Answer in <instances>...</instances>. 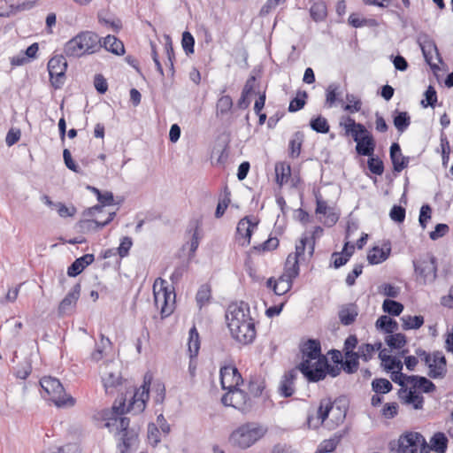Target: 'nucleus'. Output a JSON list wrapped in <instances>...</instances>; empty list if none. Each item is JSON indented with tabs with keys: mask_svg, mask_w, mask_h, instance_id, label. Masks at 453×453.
Listing matches in <instances>:
<instances>
[{
	"mask_svg": "<svg viewBox=\"0 0 453 453\" xmlns=\"http://www.w3.org/2000/svg\"><path fill=\"white\" fill-rule=\"evenodd\" d=\"M338 87L335 84H330L326 90V104L332 107L337 101Z\"/></svg>",
	"mask_w": 453,
	"mask_h": 453,
	"instance_id": "680f3d73",
	"label": "nucleus"
},
{
	"mask_svg": "<svg viewBox=\"0 0 453 453\" xmlns=\"http://www.w3.org/2000/svg\"><path fill=\"white\" fill-rule=\"evenodd\" d=\"M376 327L385 331L388 334H392L398 327L397 322L393 320L388 316H380L376 321Z\"/></svg>",
	"mask_w": 453,
	"mask_h": 453,
	"instance_id": "ea45409f",
	"label": "nucleus"
},
{
	"mask_svg": "<svg viewBox=\"0 0 453 453\" xmlns=\"http://www.w3.org/2000/svg\"><path fill=\"white\" fill-rule=\"evenodd\" d=\"M147 438L152 446H156L160 441V431L154 423L148 426Z\"/></svg>",
	"mask_w": 453,
	"mask_h": 453,
	"instance_id": "e2e57ef3",
	"label": "nucleus"
},
{
	"mask_svg": "<svg viewBox=\"0 0 453 453\" xmlns=\"http://www.w3.org/2000/svg\"><path fill=\"white\" fill-rule=\"evenodd\" d=\"M390 159L393 164V170L400 173L407 167L409 159L402 154L401 147L398 143L394 142L390 147Z\"/></svg>",
	"mask_w": 453,
	"mask_h": 453,
	"instance_id": "a878e982",
	"label": "nucleus"
},
{
	"mask_svg": "<svg viewBox=\"0 0 453 453\" xmlns=\"http://www.w3.org/2000/svg\"><path fill=\"white\" fill-rule=\"evenodd\" d=\"M363 273V265L357 264L354 268L349 272L346 277V284L348 286H353L356 283V279Z\"/></svg>",
	"mask_w": 453,
	"mask_h": 453,
	"instance_id": "69168bd1",
	"label": "nucleus"
},
{
	"mask_svg": "<svg viewBox=\"0 0 453 453\" xmlns=\"http://www.w3.org/2000/svg\"><path fill=\"white\" fill-rule=\"evenodd\" d=\"M345 135H351L356 142V151L360 156L373 155L376 142L372 134L361 124L357 123L351 117H346L340 122Z\"/></svg>",
	"mask_w": 453,
	"mask_h": 453,
	"instance_id": "20e7f679",
	"label": "nucleus"
},
{
	"mask_svg": "<svg viewBox=\"0 0 453 453\" xmlns=\"http://www.w3.org/2000/svg\"><path fill=\"white\" fill-rule=\"evenodd\" d=\"M341 436H334L333 438L324 440L319 446L316 453H329L333 452L338 443L340 442Z\"/></svg>",
	"mask_w": 453,
	"mask_h": 453,
	"instance_id": "3c124183",
	"label": "nucleus"
},
{
	"mask_svg": "<svg viewBox=\"0 0 453 453\" xmlns=\"http://www.w3.org/2000/svg\"><path fill=\"white\" fill-rule=\"evenodd\" d=\"M440 146L443 166H447L449 161L450 144L446 134H442L440 137Z\"/></svg>",
	"mask_w": 453,
	"mask_h": 453,
	"instance_id": "603ef678",
	"label": "nucleus"
},
{
	"mask_svg": "<svg viewBox=\"0 0 453 453\" xmlns=\"http://www.w3.org/2000/svg\"><path fill=\"white\" fill-rule=\"evenodd\" d=\"M233 100L230 96H221L216 103V116L223 117L228 114L233 108Z\"/></svg>",
	"mask_w": 453,
	"mask_h": 453,
	"instance_id": "e433bc0d",
	"label": "nucleus"
},
{
	"mask_svg": "<svg viewBox=\"0 0 453 453\" xmlns=\"http://www.w3.org/2000/svg\"><path fill=\"white\" fill-rule=\"evenodd\" d=\"M339 319L344 326L353 324L358 316V308L355 303L342 305L338 312Z\"/></svg>",
	"mask_w": 453,
	"mask_h": 453,
	"instance_id": "cd10ccee",
	"label": "nucleus"
},
{
	"mask_svg": "<svg viewBox=\"0 0 453 453\" xmlns=\"http://www.w3.org/2000/svg\"><path fill=\"white\" fill-rule=\"evenodd\" d=\"M275 181L280 186L288 183L291 177V166L287 162H277L274 166Z\"/></svg>",
	"mask_w": 453,
	"mask_h": 453,
	"instance_id": "c85d7f7f",
	"label": "nucleus"
},
{
	"mask_svg": "<svg viewBox=\"0 0 453 453\" xmlns=\"http://www.w3.org/2000/svg\"><path fill=\"white\" fill-rule=\"evenodd\" d=\"M411 124V118L406 111L398 112L394 117V125L395 128L400 132H404Z\"/></svg>",
	"mask_w": 453,
	"mask_h": 453,
	"instance_id": "49530a36",
	"label": "nucleus"
},
{
	"mask_svg": "<svg viewBox=\"0 0 453 453\" xmlns=\"http://www.w3.org/2000/svg\"><path fill=\"white\" fill-rule=\"evenodd\" d=\"M279 243L280 242L277 237H269L263 243L254 246L253 250L257 252L272 251L278 248Z\"/></svg>",
	"mask_w": 453,
	"mask_h": 453,
	"instance_id": "6e6d98bb",
	"label": "nucleus"
},
{
	"mask_svg": "<svg viewBox=\"0 0 453 453\" xmlns=\"http://www.w3.org/2000/svg\"><path fill=\"white\" fill-rule=\"evenodd\" d=\"M245 390L255 405L256 399L262 396L265 390V379L258 376H251L245 386Z\"/></svg>",
	"mask_w": 453,
	"mask_h": 453,
	"instance_id": "b1692460",
	"label": "nucleus"
},
{
	"mask_svg": "<svg viewBox=\"0 0 453 453\" xmlns=\"http://www.w3.org/2000/svg\"><path fill=\"white\" fill-rule=\"evenodd\" d=\"M383 311L390 315L398 316L403 310V305L396 301L386 299L382 304Z\"/></svg>",
	"mask_w": 453,
	"mask_h": 453,
	"instance_id": "de8ad7c7",
	"label": "nucleus"
},
{
	"mask_svg": "<svg viewBox=\"0 0 453 453\" xmlns=\"http://www.w3.org/2000/svg\"><path fill=\"white\" fill-rule=\"evenodd\" d=\"M431 214L432 209L430 205L423 204L420 208V213L418 218L419 224L423 228L426 226L428 220L431 219Z\"/></svg>",
	"mask_w": 453,
	"mask_h": 453,
	"instance_id": "774afa93",
	"label": "nucleus"
},
{
	"mask_svg": "<svg viewBox=\"0 0 453 453\" xmlns=\"http://www.w3.org/2000/svg\"><path fill=\"white\" fill-rule=\"evenodd\" d=\"M211 297V288L209 284L202 285L196 296V303L199 308L209 303Z\"/></svg>",
	"mask_w": 453,
	"mask_h": 453,
	"instance_id": "a19ab883",
	"label": "nucleus"
},
{
	"mask_svg": "<svg viewBox=\"0 0 453 453\" xmlns=\"http://www.w3.org/2000/svg\"><path fill=\"white\" fill-rule=\"evenodd\" d=\"M414 268L417 278L423 283L432 281L436 278L435 258L429 254L421 256L414 261Z\"/></svg>",
	"mask_w": 453,
	"mask_h": 453,
	"instance_id": "2eb2a0df",
	"label": "nucleus"
},
{
	"mask_svg": "<svg viewBox=\"0 0 453 453\" xmlns=\"http://www.w3.org/2000/svg\"><path fill=\"white\" fill-rule=\"evenodd\" d=\"M310 125L314 131L321 134H326L329 132L330 129L326 119L322 116H319L311 119Z\"/></svg>",
	"mask_w": 453,
	"mask_h": 453,
	"instance_id": "864d4df0",
	"label": "nucleus"
},
{
	"mask_svg": "<svg viewBox=\"0 0 453 453\" xmlns=\"http://www.w3.org/2000/svg\"><path fill=\"white\" fill-rule=\"evenodd\" d=\"M391 380L402 387L398 393L402 402L412 405L416 410L423 408L424 397L421 394L432 393L436 389L434 383L426 377L405 375L402 370L391 371Z\"/></svg>",
	"mask_w": 453,
	"mask_h": 453,
	"instance_id": "f257e3e1",
	"label": "nucleus"
},
{
	"mask_svg": "<svg viewBox=\"0 0 453 453\" xmlns=\"http://www.w3.org/2000/svg\"><path fill=\"white\" fill-rule=\"evenodd\" d=\"M79 294L80 291L76 289L69 292L59 303L58 311L60 313H65L67 311L73 308L78 301Z\"/></svg>",
	"mask_w": 453,
	"mask_h": 453,
	"instance_id": "4c0bfd02",
	"label": "nucleus"
},
{
	"mask_svg": "<svg viewBox=\"0 0 453 453\" xmlns=\"http://www.w3.org/2000/svg\"><path fill=\"white\" fill-rule=\"evenodd\" d=\"M391 254V242L385 241L381 246H373L367 253L370 265H379L386 261Z\"/></svg>",
	"mask_w": 453,
	"mask_h": 453,
	"instance_id": "4be33fe9",
	"label": "nucleus"
},
{
	"mask_svg": "<svg viewBox=\"0 0 453 453\" xmlns=\"http://www.w3.org/2000/svg\"><path fill=\"white\" fill-rule=\"evenodd\" d=\"M293 285V280L280 275L278 279L270 278L266 282L268 288L272 289L275 295L282 296L288 293Z\"/></svg>",
	"mask_w": 453,
	"mask_h": 453,
	"instance_id": "393cba45",
	"label": "nucleus"
},
{
	"mask_svg": "<svg viewBox=\"0 0 453 453\" xmlns=\"http://www.w3.org/2000/svg\"><path fill=\"white\" fill-rule=\"evenodd\" d=\"M308 95L305 91H299L295 98H293L288 105V111L296 112L303 109L306 104Z\"/></svg>",
	"mask_w": 453,
	"mask_h": 453,
	"instance_id": "a18cd8bd",
	"label": "nucleus"
},
{
	"mask_svg": "<svg viewBox=\"0 0 453 453\" xmlns=\"http://www.w3.org/2000/svg\"><path fill=\"white\" fill-rule=\"evenodd\" d=\"M379 357L384 368L388 371L403 370V363L396 357H392L385 353V349L380 351Z\"/></svg>",
	"mask_w": 453,
	"mask_h": 453,
	"instance_id": "7c9ffc66",
	"label": "nucleus"
},
{
	"mask_svg": "<svg viewBox=\"0 0 453 453\" xmlns=\"http://www.w3.org/2000/svg\"><path fill=\"white\" fill-rule=\"evenodd\" d=\"M316 209L315 213L319 219L326 226H333L339 219V215L334 208L330 206L319 192L315 193Z\"/></svg>",
	"mask_w": 453,
	"mask_h": 453,
	"instance_id": "f3484780",
	"label": "nucleus"
},
{
	"mask_svg": "<svg viewBox=\"0 0 453 453\" xmlns=\"http://www.w3.org/2000/svg\"><path fill=\"white\" fill-rule=\"evenodd\" d=\"M372 390L377 394H387L392 390V384L387 379H375L372 382Z\"/></svg>",
	"mask_w": 453,
	"mask_h": 453,
	"instance_id": "8fccbe9b",
	"label": "nucleus"
},
{
	"mask_svg": "<svg viewBox=\"0 0 453 453\" xmlns=\"http://www.w3.org/2000/svg\"><path fill=\"white\" fill-rule=\"evenodd\" d=\"M368 169L376 175H381L384 173V164L380 157H369L367 161Z\"/></svg>",
	"mask_w": 453,
	"mask_h": 453,
	"instance_id": "4d7b16f0",
	"label": "nucleus"
},
{
	"mask_svg": "<svg viewBox=\"0 0 453 453\" xmlns=\"http://www.w3.org/2000/svg\"><path fill=\"white\" fill-rule=\"evenodd\" d=\"M102 50V40L93 31H81L64 45V53L68 58H80L98 53Z\"/></svg>",
	"mask_w": 453,
	"mask_h": 453,
	"instance_id": "7ed1b4c3",
	"label": "nucleus"
},
{
	"mask_svg": "<svg viewBox=\"0 0 453 453\" xmlns=\"http://www.w3.org/2000/svg\"><path fill=\"white\" fill-rule=\"evenodd\" d=\"M389 215L392 220L397 223H402L405 219V209L402 206L394 205Z\"/></svg>",
	"mask_w": 453,
	"mask_h": 453,
	"instance_id": "338daca9",
	"label": "nucleus"
},
{
	"mask_svg": "<svg viewBox=\"0 0 453 453\" xmlns=\"http://www.w3.org/2000/svg\"><path fill=\"white\" fill-rule=\"evenodd\" d=\"M103 382L107 394L111 393V388L119 385V377L113 373H108L103 377Z\"/></svg>",
	"mask_w": 453,
	"mask_h": 453,
	"instance_id": "052dcab7",
	"label": "nucleus"
},
{
	"mask_svg": "<svg viewBox=\"0 0 453 453\" xmlns=\"http://www.w3.org/2000/svg\"><path fill=\"white\" fill-rule=\"evenodd\" d=\"M150 381L144 380L143 384L138 388L127 408V411L141 413L146 407V402L149 399Z\"/></svg>",
	"mask_w": 453,
	"mask_h": 453,
	"instance_id": "6ab92c4d",
	"label": "nucleus"
},
{
	"mask_svg": "<svg viewBox=\"0 0 453 453\" xmlns=\"http://www.w3.org/2000/svg\"><path fill=\"white\" fill-rule=\"evenodd\" d=\"M219 380L220 385L225 390L243 385V378L233 363H225L220 366Z\"/></svg>",
	"mask_w": 453,
	"mask_h": 453,
	"instance_id": "dca6fc26",
	"label": "nucleus"
},
{
	"mask_svg": "<svg viewBox=\"0 0 453 453\" xmlns=\"http://www.w3.org/2000/svg\"><path fill=\"white\" fill-rule=\"evenodd\" d=\"M425 100L421 101V104L423 107L426 108L428 106L434 107L437 102V95L434 88L433 86H429L425 92Z\"/></svg>",
	"mask_w": 453,
	"mask_h": 453,
	"instance_id": "bf43d9fd",
	"label": "nucleus"
},
{
	"mask_svg": "<svg viewBox=\"0 0 453 453\" xmlns=\"http://www.w3.org/2000/svg\"><path fill=\"white\" fill-rule=\"evenodd\" d=\"M221 402L224 405L232 406L243 413L250 412L254 407L248 393L245 389L241 388L240 386L228 389L223 395Z\"/></svg>",
	"mask_w": 453,
	"mask_h": 453,
	"instance_id": "f8f14e48",
	"label": "nucleus"
},
{
	"mask_svg": "<svg viewBox=\"0 0 453 453\" xmlns=\"http://www.w3.org/2000/svg\"><path fill=\"white\" fill-rule=\"evenodd\" d=\"M102 48L118 56L125 54L123 42L114 35H109L105 36L102 42Z\"/></svg>",
	"mask_w": 453,
	"mask_h": 453,
	"instance_id": "c756f323",
	"label": "nucleus"
},
{
	"mask_svg": "<svg viewBox=\"0 0 453 453\" xmlns=\"http://www.w3.org/2000/svg\"><path fill=\"white\" fill-rule=\"evenodd\" d=\"M125 403H120L119 407L113 406L110 411L111 417L106 418L105 426L110 429H115L119 435L118 449L119 453H132L134 449L138 436L137 434L129 429V418L121 417L124 413Z\"/></svg>",
	"mask_w": 453,
	"mask_h": 453,
	"instance_id": "f03ea898",
	"label": "nucleus"
},
{
	"mask_svg": "<svg viewBox=\"0 0 453 453\" xmlns=\"http://www.w3.org/2000/svg\"><path fill=\"white\" fill-rule=\"evenodd\" d=\"M67 68V63L64 56H54L48 63V71L50 77V81L55 88H59L65 80V74Z\"/></svg>",
	"mask_w": 453,
	"mask_h": 453,
	"instance_id": "a211bd4d",
	"label": "nucleus"
},
{
	"mask_svg": "<svg viewBox=\"0 0 453 453\" xmlns=\"http://www.w3.org/2000/svg\"><path fill=\"white\" fill-rule=\"evenodd\" d=\"M346 100L347 104L343 106L344 111H348L349 113H356L361 110L362 102L357 96L352 94H348L346 96Z\"/></svg>",
	"mask_w": 453,
	"mask_h": 453,
	"instance_id": "09e8293b",
	"label": "nucleus"
},
{
	"mask_svg": "<svg viewBox=\"0 0 453 453\" xmlns=\"http://www.w3.org/2000/svg\"><path fill=\"white\" fill-rule=\"evenodd\" d=\"M310 247L308 236H303L299 242L296 244V251L288 254V256H296V259L299 261L300 257L304 255L306 246Z\"/></svg>",
	"mask_w": 453,
	"mask_h": 453,
	"instance_id": "0e129e2a",
	"label": "nucleus"
},
{
	"mask_svg": "<svg viewBox=\"0 0 453 453\" xmlns=\"http://www.w3.org/2000/svg\"><path fill=\"white\" fill-rule=\"evenodd\" d=\"M397 453H429V447L420 434L410 432L398 439Z\"/></svg>",
	"mask_w": 453,
	"mask_h": 453,
	"instance_id": "ddd939ff",
	"label": "nucleus"
},
{
	"mask_svg": "<svg viewBox=\"0 0 453 453\" xmlns=\"http://www.w3.org/2000/svg\"><path fill=\"white\" fill-rule=\"evenodd\" d=\"M381 348V343H376V344H362L358 347V354L360 356V358H362L364 361H369L373 357L375 353L379 351Z\"/></svg>",
	"mask_w": 453,
	"mask_h": 453,
	"instance_id": "58836bf2",
	"label": "nucleus"
},
{
	"mask_svg": "<svg viewBox=\"0 0 453 453\" xmlns=\"http://www.w3.org/2000/svg\"><path fill=\"white\" fill-rule=\"evenodd\" d=\"M387 344L394 349H402L406 343V337L403 334H390L386 338Z\"/></svg>",
	"mask_w": 453,
	"mask_h": 453,
	"instance_id": "5fc2aeb1",
	"label": "nucleus"
},
{
	"mask_svg": "<svg viewBox=\"0 0 453 453\" xmlns=\"http://www.w3.org/2000/svg\"><path fill=\"white\" fill-rule=\"evenodd\" d=\"M257 223L251 222L249 217H244L237 224L235 242L242 247L250 245L252 233Z\"/></svg>",
	"mask_w": 453,
	"mask_h": 453,
	"instance_id": "412c9836",
	"label": "nucleus"
},
{
	"mask_svg": "<svg viewBox=\"0 0 453 453\" xmlns=\"http://www.w3.org/2000/svg\"><path fill=\"white\" fill-rule=\"evenodd\" d=\"M299 274V261L296 256H288L281 275L294 280Z\"/></svg>",
	"mask_w": 453,
	"mask_h": 453,
	"instance_id": "2f4dec72",
	"label": "nucleus"
},
{
	"mask_svg": "<svg viewBox=\"0 0 453 453\" xmlns=\"http://www.w3.org/2000/svg\"><path fill=\"white\" fill-rule=\"evenodd\" d=\"M303 145V136L299 133L295 134L289 141L288 150L291 158H297L300 156Z\"/></svg>",
	"mask_w": 453,
	"mask_h": 453,
	"instance_id": "37998d69",
	"label": "nucleus"
},
{
	"mask_svg": "<svg viewBox=\"0 0 453 453\" xmlns=\"http://www.w3.org/2000/svg\"><path fill=\"white\" fill-rule=\"evenodd\" d=\"M155 306L160 311L162 319L170 316L175 309V293L169 288L168 282L157 278L153 283Z\"/></svg>",
	"mask_w": 453,
	"mask_h": 453,
	"instance_id": "423d86ee",
	"label": "nucleus"
},
{
	"mask_svg": "<svg viewBox=\"0 0 453 453\" xmlns=\"http://www.w3.org/2000/svg\"><path fill=\"white\" fill-rule=\"evenodd\" d=\"M230 196H231V193H230L228 188L226 187L224 189V195L219 199L217 208H216L215 217L217 219L221 218L224 215V213L226 212L229 203H231Z\"/></svg>",
	"mask_w": 453,
	"mask_h": 453,
	"instance_id": "c03bdc74",
	"label": "nucleus"
},
{
	"mask_svg": "<svg viewBox=\"0 0 453 453\" xmlns=\"http://www.w3.org/2000/svg\"><path fill=\"white\" fill-rule=\"evenodd\" d=\"M95 260L93 254H85L82 257L76 258L73 263L68 267L67 274L70 277H75L81 273L83 270L91 265Z\"/></svg>",
	"mask_w": 453,
	"mask_h": 453,
	"instance_id": "bb28decb",
	"label": "nucleus"
},
{
	"mask_svg": "<svg viewBox=\"0 0 453 453\" xmlns=\"http://www.w3.org/2000/svg\"><path fill=\"white\" fill-rule=\"evenodd\" d=\"M268 433V427L259 422H246L234 429L229 437L230 442L237 448L245 449L263 439Z\"/></svg>",
	"mask_w": 453,
	"mask_h": 453,
	"instance_id": "39448f33",
	"label": "nucleus"
},
{
	"mask_svg": "<svg viewBox=\"0 0 453 453\" xmlns=\"http://www.w3.org/2000/svg\"><path fill=\"white\" fill-rule=\"evenodd\" d=\"M306 372L298 370L309 382H318L323 380L329 373L335 377L339 373V369L331 367L328 364L326 357H320L319 359L309 362L307 365Z\"/></svg>",
	"mask_w": 453,
	"mask_h": 453,
	"instance_id": "9d476101",
	"label": "nucleus"
},
{
	"mask_svg": "<svg viewBox=\"0 0 453 453\" xmlns=\"http://www.w3.org/2000/svg\"><path fill=\"white\" fill-rule=\"evenodd\" d=\"M40 385L42 396L52 401L58 407L74 405L75 400L66 395L63 385L57 378L45 376L41 379Z\"/></svg>",
	"mask_w": 453,
	"mask_h": 453,
	"instance_id": "0eeeda50",
	"label": "nucleus"
},
{
	"mask_svg": "<svg viewBox=\"0 0 453 453\" xmlns=\"http://www.w3.org/2000/svg\"><path fill=\"white\" fill-rule=\"evenodd\" d=\"M310 14L316 22L324 20L327 16L326 3L320 0L315 1L310 8Z\"/></svg>",
	"mask_w": 453,
	"mask_h": 453,
	"instance_id": "72a5a7b5",
	"label": "nucleus"
},
{
	"mask_svg": "<svg viewBox=\"0 0 453 453\" xmlns=\"http://www.w3.org/2000/svg\"><path fill=\"white\" fill-rule=\"evenodd\" d=\"M231 335L242 344L251 343L256 338V327L252 318L246 319L236 330L230 331Z\"/></svg>",
	"mask_w": 453,
	"mask_h": 453,
	"instance_id": "aec40b11",
	"label": "nucleus"
},
{
	"mask_svg": "<svg viewBox=\"0 0 453 453\" xmlns=\"http://www.w3.org/2000/svg\"><path fill=\"white\" fill-rule=\"evenodd\" d=\"M298 357L300 362L296 365V369L306 372L308 366L306 364L320 357H326V356L321 352V344L319 340L307 339L299 343Z\"/></svg>",
	"mask_w": 453,
	"mask_h": 453,
	"instance_id": "9b49d317",
	"label": "nucleus"
},
{
	"mask_svg": "<svg viewBox=\"0 0 453 453\" xmlns=\"http://www.w3.org/2000/svg\"><path fill=\"white\" fill-rule=\"evenodd\" d=\"M416 354L421 362L428 367V376L433 379L443 378L447 372V363L442 352L436 351L433 354L422 349H417Z\"/></svg>",
	"mask_w": 453,
	"mask_h": 453,
	"instance_id": "1a4fd4ad",
	"label": "nucleus"
},
{
	"mask_svg": "<svg viewBox=\"0 0 453 453\" xmlns=\"http://www.w3.org/2000/svg\"><path fill=\"white\" fill-rule=\"evenodd\" d=\"M403 328L404 330L418 329L424 324V318L421 315L418 316H403L402 317Z\"/></svg>",
	"mask_w": 453,
	"mask_h": 453,
	"instance_id": "79ce46f5",
	"label": "nucleus"
},
{
	"mask_svg": "<svg viewBox=\"0 0 453 453\" xmlns=\"http://www.w3.org/2000/svg\"><path fill=\"white\" fill-rule=\"evenodd\" d=\"M181 45L187 55L194 53L195 39L189 32L185 31L182 34Z\"/></svg>",
	"mask_w": 453,
	"mask_h": 453,
	"instance_id": "13d9d810",
	"label": "nucleus"
},
{
	"mask_svg": "<svg viewBox=\"0 0 453 453\" xmlns=\"http://www.w3.org/2000/svg\"><path fill=\"white\" fill-rule=\"evenodd\" d=\"M448 438L441 432L435 433L430 440V449L437 453H445L448 448Z\"/></svg>",
	"mask_w": 453,
	"mask_h": 453,
	"instance_id": "473e14b6",
	"label": "nucleus"
},
{
	"mask_svg": "<svg viewBox=\"0 0 453 453\" xmlns=\"http://www.w3.org/2000/svg\"><path fill=\"white\" fill-rule=\"evenodd\" d=\"M360 356L358 352L344 354V359L342 368L347 373H354L357 371L359 366L358 359Z\"/></svg>",
	"mask_w": 453,
	"mask_h": 453,
	"instance_id": "f704fd0d",
	"label": "nucleus"
},
{
	"mask_svg": "<svg viewBox=\"0 0 453 453\" xmlns=\"http://www.w3.org/2000/svg\"><path fill=\"white\" fill-rule=\"evenodd\" d=\"M188 349L189 352L190 358L196 357L200 349L199 334L195 326L189 330Z\"/></svg>",
	"mask_w": 453,
	"mask_h": 453,
	"instance_id": "c9c22d12",
	"label": "nucleus"
},
{
	"mask_svg": "<svg viewBox=\"0 0 453 453\" xmlns=\"http://www.w3.org/2000/svg\"><path fill=\"white\" fill-rule=\"evenodd\" d=\"M296 378V369L289 370L283 374L278 388V391L281 396L290 397L294 395Z\"/></svg>",
	"mask_w": 453,
	"mask_h": 453,
	"instance_id": "5701e85b",
	"label": "nucleus"
},
{
	"mask_svg": "<svg viewBox=\"0 0 453 453\" xmlns=\"http://www.w3.org/2000/svg\"><path fill=\"white\" fill-rule=\"evenodd\" d=\"M346 414V407L342 406L336 401H331L330 399L320 401L318 409V418L328 427L334 428L338 426L344 421Z\"/></svg>",
	"mask_w": 453,
	"mask_h": 453,
	"instance_id": "6e6552de",
	"label": "nucleus"
},
{
	"mask_svg": "<svg viewBox=\"0 0 453 453\" xmlns=\"http://www.w3.org/2000/svg\"><path fill=\"white\" fill-rule=\"evenodd\" d=\"M251 318L250 307L244 302L233 303L228 305L226 312V320L230 331L236 330L246 319Z\"/></svg>",
	"mask_w": 453,
	"mask_h": 453,
	"instance_id": "4468645a",
	"label": "nucleus"
}]
</instances>
